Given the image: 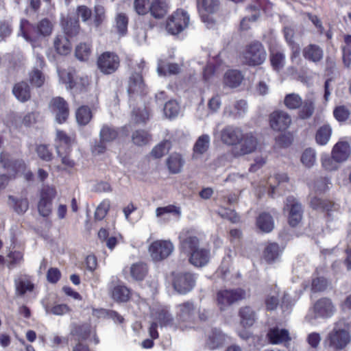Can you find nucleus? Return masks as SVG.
Returning a JSON list of instances; mask_svg holds the SVG:
<instances>
[{
	"instance_id": "4be33fe9",
	"label": "nucleus",
	"mask_w": 351,
	"mask_h": 351,
	"mask_svg": "<svg viewBox=\"0 0 351 351\" xmlns=\"http://www.w3.org/2000/svg\"><path fill=\"white\" fill-rule=\"evenodd\" d=\"M226 335L217 328L212 329L208 335L207 346L214 350L221 346L226 341Z\"/></svg>"
},
{
	"instance_id": "09e8293b",
	"label": "nucleus",
	"mask_w": 351,
	"mask_h": 351,
	"mask_svg": "<svg viewBox=\"0 0 351 351\" xmlns=\"http://www.w3.org/2000/svg\"><path fill=\"white\" fill-rule=\"evenodd\" d=\"M210 145V137L208 134H202L200 136L197 140L196 141L194 147L193 151L196 154L202 155L205 153Z\"/></svg>"
},
{
	"instance_id": "338daca9",
	"label": "nucleus",
	"mask_w": 351,
	"mask_h": 351,
	"mask_svg": "<svg viewBox=\"0 0 351 351\" xmlns=\"http://www.w3.org/2000/svg\"><path fill=\"white\" fill-rule=\"evenodd\" d=\"M110 207V202L108 199H105L97 207L95 213V218L97 220H102L107 215Z\"/></svg>"
},
{
	"instance_id": "4c0bfd02",
	"label": "nucleus",
	"mask_w": 351,
	"mask_h": 351,
	"mask_svg": "<svg viewBox=\"0 0 351 351\" xmlns=\"http://www.w3.org/2000/svg\"><path fill=\"white\" fill-rule=\"evenodd\" d=\"M56 141L57 145L60 146V150L65 147V150H70V146L75 143V136H69L64 131L58 130L56 131Z\"/></svg>"
},
{
	"instance_id": "2f4dec72",
	"label": "nucleus",
	"mask_w": 351,
	"mask_h": 351,
	"mask_svg": "<svg viewBox=\"0 0 351 351\" xmlns=\"http://www.w3.org/2000/svg\"><path fill=\"white\" fill-rule=\"evenodd\" d=\"M257 227L263 232H270L274 228L272 216L267 213H262L256 219Z\"/></svg>"
},
{
	"instance_id": "c85d7f7f",
	"label": "nucleus",
	"mask_w": 351,
	"mask_h": 351,
	"mask_svg": "<svg viewBox=\"0 0 351 351\" xmlns=\"http://www.w3.org/2000/svg\"><path fill=\"white\" fill-rule=\"evenodd\" d=\"M28 42L33 43L36 35V25L31 24L27 20L22 19L20 24V33Z\"/></svg>"
},
{
	"instance_id": "a18cd8bd",
	"label": "nucleus",
	"mask_w": 351,
	"mask_h": 351,
	"mask_svg": "<svg viewBox=\"0 0 351 351\" xmlns=\"http://www.w3.org/2000/svg\"><path fill=\"white\" fill-rule=\"evenodd\" d=\"M239 315L241 317V324L246 327L250 326L254 324L255 313L249 306H245L240 309Z\"/></svg>"
},
{
	"instance_id": "b1692460",
	"label": "nucleus",
	"mask_w": 351,
	"mask_h": 351,
	"mask_svg": "<svg viewBox=\"0 0 351 351\" xmlns=\"http://www.w3.org/2000/svg\"><path fill=\"white\" fill-rule=\"evenodd\" d=\"M267 337L272 344H280L291 340L289 331L278 328L270 329L267 333Z\"/></svg>"
},
{
	"instance_id": "c756f323",
	"label": "nucleus",
	"mask_w": 351,
	"mask_h": 351,
	"mask_svg": "<svg viewBox=\"0 0 351 351\" xmlns=\"http://www.w3.org/2000/svg\"><path fill=\"white\" fill-rule=\"evenodd\" d=\"M53 45L56 51L61 55H67L71 51V44L68 38L63 34L55 37Z\"/></svg>"
},
{
	"instance_id": "7ed1b4c3",
	"label": "nucleus",
	"mask_w": 351,
	"mask_h": 351,
	"mask_svg": "<svg viewBox=\"0 0 351 351\" xmlns=\"http://www.w3.org/2000/svg\"><path fill=\"white\" fill-rule=\"evenodd\" d=\"M174 246L169 240H157L149 246L148 251L153 261L158 262L167 258L173 251Z\"/></svg>"
},
{
	"instance_id": "c03bdc74",
	"label": "nucleus",
	"mask_w": 351,
	"mask_h": 351,
	"mask_svg": "<svg viewBox=\"0 0 351 351\" xmlns=\"http://www.w3.org/2000/svg\"><path fill=\"white\" fill-rule=\"evenodd\" d=\"M43 306L47 314H53L56 315H62L69 312L70 309L66 304L51 305L49 302L43 301Z\"/></svg>"
},
{
	"instance_id": "58836bf2",
	"label": "nucleus",
	"mask_w": 351,
	"mask_h": 351,
	"mask_svg": "<svg viewBox=\"0 0 351 351\" xmlns=\"http://www.w3.org/2000/svg\"><path fill=\"white\" fill-rule=\"evenodd\" d=\"M152 140L150 134L144 130H137L132 134V141L137 146L148 144Z\"/></svg>"
},
{
	"instance_id": "6ab92c4d",
	"label": "nucleus",
	"mask_w": 351,
	"mask_h": 351,
	"mask_svg": "<svg viewBox=\"0 0 351 351\" xmlns=\"http://www.w3.org/2000/svg\"><path fill=\"white\" fill-rule=\"evenodd\" d=\"M61 26L66 35L70 37L77 36L80 31V25L78 19L72 15H68L61 20Z\"/></svg>"
},
{
	"instance_id": "774afa93",
	"label": "nucleus",
	"mask_w": 351,
	"mask_h": 351,
	"mask_svg": "<svg viewBox=\"0 0 351 351\" xmlns=\"http://www.w3.org/2000/svg\"><path fill=\"white\" fill-rule=\"evenodd\" d=\"M156 319L161 326H171L173 322L172 315L165 309H162L157 313Z\"/></svg>"
},
{
	"instance_id": "680f3d73",
	"label": "nucleus",
	"mask_w": 351,
	"mask_h": 351,
	"mask_svg": "<svg viewBox=\"0 0 351 351\" xmlns=\"http://www.w3.org/2000/svg\"><path fill=\"white\" fill-rule=\"evenodd\" d=\"M302 108L299 112L301 119H308L312 116L314 112V102L311 99H306L302 104Z\"/></svg>"
},
{
	"instance_id": "13d9d810",
	"label": "nucleus",
	"mask_w": 351,
	"mask_h": 351,
	"mask_svg": "<svg viewBox=\"0 0 351 351\" xmlns=\"http://www.w3.org/2000/svg\"><path fill=\"white\" fill-rule=\"evenodd\" d=\"M16 292L19 295H23L27 291H32L34 288L33 284L27 280L21 278L15 280Z\"/></svg>"
},
{
	"instance_id": "4d7b16f0",
	"label": "nucleus",
	"mask_w": 351,
	"mask_h": 351,
	"mask_svg": "<svg viewBox=\"0 0 351 351\" xmlns=\"http://www.w3.org/2000/svg\"><path fill=\"white\" fill-rule=\"evenodd\" d=\"M149 113L146 108L134 109L132 112V119L136 123H145L149 119Z\"/></svg>"
},
{
	"instance_id": "393cba45",
	"label": "nucleus",
	"mask_w": 351,
	"mask_h": 351,
	"mask_svg": "<svg viewBox=\"0 0 351 351\" xmlns=\"http://www.w3.org/2000/svg\"><path fill=\"white\" fill-rule=\"evenodd\" d=\"M281 252L278 244L269 243L264 249L263 258L267 263L271 264L278 260Z\"/></svg>"
},
{
	"instance_id": "e433bc0d",
	"label": "nucleus",
	"mask_w": 351,
	"mask_h": 351,
	"mask_svg": "<svg viewBox=\"0 0 351 351\" xmlns=\"http://www.w3.org/2000/svg\"><path fill=\"white\" fill-rule=\"evenodd\" d=\"M311 206L314 209H320L328 212V215H330L329 212L332 210H337V205L328 200L322 199L317 197H313L310 201Z\"/></svg>"
},
{
	"instance_id": "0eeeda50",
	"label": "nucleus",
	"mask_w": 351,
	"mask_h": 351,
	"mask_svg": "<svg viewBox=\"0 0 351 351\" xmlns=\"http://www.w3.org/2000/svg\"><path fill=\"white\" fill-rule=\"evenodd\" d=\"M258 145L256 137L251 132L243 133V138L237 145L234 147L232 154L235 157L242 156L254 152Z\"/></svg>"
},
{
	"instance_id": "bf43d9fd",
	"label": "nucleus",
	"mask_w": 351,
	"mask_h": 351,
	"mask_svg": "<svg viewBox=\"0 0 351 351\" xmlns=\"http://www.w3.org/2000/svg\"><path fill=\"white\" fill-rule=\"evenodd\" d=\"M75 56L80 60H86L91 53V48L88 43H80L75 48Z\"/></svg>"
},
{
	"instance_id": "20e7f679",
	"label": "nucleus",
	"mask_w": 351,
	"mask_h": 351,
	"mask_svg": "<svg viewBox=\"0 0 351 351\" xmlns=\"http://www.w3.org/2000/svg\"><path fill=\"white\" fill-rule=\"evenodd\" d=\"M97 63L98 69L102 73L110 75L119 69L120 59L115 53L106 51L98 57Z\"/></svg>"
},
{
	"instance_id": "1a4fd4ad",
	"label": "nucleus",
	"mask_w": 351,
	"mask_h": 351,
	"mask_svg": "<svg viewBox=\"0 0 351 351\" xmlns=\"http://www.w3.org/2000/svg\"><path fill=\"white\" fill-rule=\"evenodd\" d=\"M285 210L289 211L288 222L292 227L297 226L302 219L303 209L301 204L293 196L287 198Z\"/></svg>"
},
{
	"instance_id": "a211bd4d",
	"label": "nucleus",
	"mask_w": 351,
	"mask_h": 351,
	"mask_svg": "<svg viewBox=\"0 0 351 351\" xmlns=\"http://www.w3.org/2000/svg\"><path fill=\"white\" fill-rule=\"evenodd\" d=\"M189 256V261L197 267L206 265L210 259V250L205 247H199L191 252Z\"/></svg>"
},
{
	"instance_id": "bb28decb",
	"label": "nucleus",
	"mask_w": 351,
	"mask_h": 351,
	"mask_svg": "<svg viewBox=\"0 0 351 351\" xmlns=\"http://www.w3.org/2000/svg\"><path fill=\"white\" fill-rule=\"evenodd\" d=\"M110 295L117 302H125L130 300L131 291L125 285H117L111 289Z\"/></svg>"
},
{
	"instance_id": "f8f14e48",
	"label": "nucleus",
	"mask_w": 351,
	"mask_h": 351,
	"mask_svg": "<svg viewBox=\"0 0 351 351\" xmlns=\"http://www.w3.org/2000/svg\"><path fill=\"white\" fill-rule=\"evenodd\" d=\"M195 282V278L191 274L180 273L175 275L173 285L176 291L186 293L193 289Z\"/></svg>"
},
{
	"instance_id": "5701e85b",
	"label": "nucleus",
	"mask_w": 351,
	"mask_h": 351,
	"mask_svg": "<svg viewBox=\"0 0 351 351\" xmlns=\"http://www.w3.org/2000/svg\"><path fill=\"white\" fill-rule=\"evenodd\" d=\"M350 154V148L348 143L346 141H339L332 148V157L337 162L345 161Z\"/></svg>"
},
{
	"instance_id": "f704fd0d",
	"label": "nucleus",
	"mask_w": 351,
	"mask_h": 351,
	"mask_svg": "<svg viewBox=\"0 0 351 351\" xmlns=\"http://www.w3.org/2000/svg\"><path fill=\"white\" fill-rule=\"evenodd\" d=\"M243 77L241 72L237 70H230L227 71L223 77V84L230 88L239 86Z\"/></svg>"
},
{
	"instance_id": "473e14b6",
	"label": "nucleus",
	"mask_w": 351,
	"mask_h": 351,
	"mask_svg": "<svg viewBox=\"0 0 351 351\" xmlns=\"http://www.w3.org/2000/svg\"><path fill=\"white\" fill-rule=\"evenodd\" d=\"M149 12L155 19H162L168 12V5L160 0H153L150 4Z\"/></svg>"
},
{
	"instance_id": "423d86ee",
	"label": "nucleus",
	"mask_w": 351,
	"mask_h": 351,
	"mask_svg": "<svg viewBox=\"0 0 351 351\" xmlns=\"http://www.w3.org/2000/svg\"><path fill=\"white\" fill-rule=\"evenodd\" d=\"M245 295V291L241 289L219 291L217 293V305L223 311L234 302L244 299Z\"/></svg>"
},
{
	"instance_id": "8fccbe9b",
	"label": "nucleus",
	"mask_w": 351,
	"mask_h": 351,
	"mask_svg": "<svg viewBox=\"0 0 351 351\" xmlns=\"http://www.w3.org/2000/svg\"><path fill=\"white\" fill-rule=\"evenodd\" d=\"M118 136L117 130L110 125H104L101 129L99 138L102 141L112 142Z\"/></svg>"
},
{
	"instance_id": "864d4df0",
	"label": "nucleus",
	"mask_w": 351,
	"mask_h": 351,
	"mask_svg": "<svg viewBox=\"0 0 351 351\" xmlns=\"http://www.w3.org/2000/svg\"><path fill=\"white\" fill-rule=\"evenodd\" d=\"M284 104L287 108L294 110L299 108L302 106V99L299 95L290 93L285 96Z\"/></svg>"
},
{
	"instance_id": "9d476101",
	"label": "nucleus",
	"mask_w": 351,
	"mask_h": 351,
	"mask_svg": "<svg viewBox=\"0 0 351 351\" xmlns=\"http://www.w3.org/2000/svg\"><path fill=\"white\" fill-rule=\"evenodd\" d=\"M243 130L234 125H226L220 132L221 142L229 146H236L243 138Z\"/></svg>"
},
{
	"instance_id": "0e129e2a",
	"label": "nucleus",
	"mask_w": 351,
	"mask_h": 351,
	"mask_svg": "<svg viewBox=\"0 0 351 351\" xmlns=\"http://www.w3.org/2000/svg\"><path fill=\"white\" fill-rule=\"evenodd\" d=\"M316 160V153L314 149L308 148L303 152L301 161L307 167H312Z\"/></svg>"
},
{
	"instance_id": "a878e982",
	"label": "nucleus",
	"mask_w": 351,
	"mask_h": 351,
	"mask_svg": "<svg viewBox=\"0 0 351 351\" xmlns=\"http://www.w3.org/2000/svg\"><path fill=\"white\" fill-rule=\"evenodd\" d=\"M219 8V0H202L201 3H197V9L204 22H206V19H208V16L204 15V12L212 14L217 11Z\"/></svg>"
},
{
	"instance_id": "de8ad7c7",
	"label": "nucleus",
	"mask_w": 351,
	"mask_h": 351,
	"mask_svg": "<svg viewBox=\"0 0 351 351\" xmlns=\"http://www.w3.org/2000/svg\"><path fill=\"white\" fill-rule=\"evenodd\" d=\"M7 267L12 269L21 265L23 262V253L20 251H10L7 255Z\"/></svg>"
},
{
	"instance_id": "3c124183",
	"label": "nucleus",
	"mask_w": 351,
	"mask_h": 351,
	"mask_svg": "<svg viewBox=\"0 0 351 351\" xmlns=\"http://www.w3.org/2000/svg\"><path fill=\"white\" fill-rule=\"evenodd\" d=\"M75 116L78 124L82 125L88 124L92 119L91 111L87 106H82L79 108L76 111Z\"/></svg>"
},
{
	"instance_id": "f257e3e1",
	"label": "nucleus",
	"mask_w": 351,
	"mask_h": 351,
	"mask_svg": "<svg viewBox=\"0 0 351 351\" xmlns=\"http://www.w3.org/2000/svg\"><path fill=\"white\" fill-rule=\"evenodd\" d=\"M267 53L260 42H253L247 45L242 55V61L249 66H258L266 60Z\"/></svg>"
},
{
	"instance_id": "2eb2a0df",
	"label": "nucleus",
	"mask_w": 351,
	"mask_h": 351,
	"mask_svg": "<svg viewBox=\"0 0 351 351\" xmlns=\"http://www.w3.org/2000/svg\"><path fill=\"white\" fill-rule=\"evenodd\" d=\"M50 107L59 123L66 121L69 117V110L66 101L62 97H57L52 99Z\"/></svg>"
},
{
	"instance_id": "6e6d98bb",
	"label": "nucleus",
	"mask_w": 351,
	"mask_h": 351,
	"mask_svg": "<svg viewBox=\"0 0 351 351\" xmlns=\"http://www.w3.org/2000/svg\"><path fill=\"white\" fill-rule=\"evenodd\" d=\"M171 146L170 141H164L152 149L151 154L155 158H160L169 151Z\"/></svg>"
},
{
	"instance_id": "a19ab883",
	"label": "nucleus",
	"mask_w": 351,
	"mask_h": 351,
	"mask_svg": "<svg viewBox=\"0 0 351 351\" xmlns=\"http://www.w3.org/2000/svg\"><path fill=\"white\" fill-rule=\"evenodd\" d=\"M130 272L133 279L142 280L147 275V267L142 262L134 263L130 267Z\"/></svg>"
},
{
	"instance_id": "49530a36",
	"label": "nucleus",
	"mask_w": 351,
	"mask_h": 351,
	"mask_svg": "<svg viewBox=\"0 0 351 351\" xmlns=\"http://www.w3.org/2000/svg\"><path fill=\"white\" fill-rule=\"evenodd\" d=\"M90 334V326L88 324L75 325L71 331V335L76 337L78 341L86 339Z\"/></svg>"
},
{
	"instance_id": "412c9836",
	"label": "nucleus",
	"mask_w": 351,
	"mask_h": 351,
	"mask_svg": "<svg viewBox=\"0 0 351 351\" xmlns=\"http://www.w3.org/2000/svg\"><path fill=\"white\" fill-rule=\"evenodd\" d=\"M145 85L139 73H132L129 80L128 91L130 95H141L144 93Z\"/></svg>"
},
{
	"instance_id": "72a5a7b5",
	"label": "nucleus",
	"mask_w": 351,
	"mask_h": 351,
	"mask_svg": "<svg viewBox=\"0 0 351 351\" xmlns=\"http://www.w3.org/2000/svg\"><path fill=\"white\" fill-rule=\"evenodd\" d=\"M14 96L22 102H25L30 99V88L29 85L24 82L17 83L12 89Z\"/></svg>"
},
{
	"instance_id": "4468645a",
	"label": "nucleus",
	"mask_w": 351,
	"mask_h": 351,
	"mask_svg": "<svg viewBox=\"0 0 351 351\" xmlns=\"http://www.w3.org/2000/svg\"><path fill=\"white\" fill-rule=\"evenodd\" d=\"M176 317L180 324H191L195 318V308L193 302L187 301L176 306Z\"/></svg>"
},
{
	"instance_id": "39448f33",
	"label": "nucleus",
	"mask_w": 351,
	"mask_h": 351,
	"mask_svg": "<svg viewBox=\"0 0 351 351\" xmlns=\"http://www.w3.org/2000/svg\"><path fill=\"white\" fill-rule=\"evenodd\" d=\"M189 16L182 10H178L167 20L166 29L171 34H178L189 25Z\"/></svg>"
},
{
	"instance_id": "cd10ccee",
	"label": "nucleus",
	"mask_w": 351,
	"mask_h": 351,
	"mask_svg": "<svg viewBox=\"0 0 351 351\" xmlns=\"http://www.w3.org/2000/svg\"><path fill=\"white\" fill-rule=\"evenodd\" d=\"M302 53L306 59L313 62H319L324 56L322 49L319 46L313 44L305 47L303 49Z\"/></svg>"
},
{
	"instance_id": "69168bd1",
	"label": "nucleus",
	"mask_w": 351,
	"mask_h": 351,
	"mask_svg": "<svg viewBox=\"0 0 351 351\" xmlns=\"http://www.w3.org/2000/svg\"><path fill=\"white\" fill-rule=\"evenodd\" d=\"M181 71L180 66L176 63H169L164 66H158V72L159 75H176L178 74Z\"/></svg>"
},
{
	"instance_id": "dca6fc26",
	"label": "nucleus",
	"mask_w": 351,
	"mask_h": 351,
	"mask_svg": "<svg viewBox=\"0 0 351 351\" xmlns=\"http://www.w3.org/2000/svg\"><path fill=\"white\" fill-rule=\"evenodd\" d=\"M335 307L330 299L323 298L318 300L313 306L315 318H328L333 315Z\"/></svg>"
},
{
	"instance_id": "6e6552de",
	"label": "nucleus",
	"mask_w": 351,
	"mask_h": 351,
	"mask_svg": "<svg viewBox=\"0 0 351 351\" xmlns=\"http://www.w3.org/2000/svg\"><path fill=\"white\" fill-rule=\"evenodd\" d=\"M179 239L181 251L188 255L200 247L199 239L193 230H183L179 235Z\"/></svg>"
},
{
	"instance_id": "ddd939ff",
	"label": "nucleus",
	"mask_w": 351,
	"mask_h": 351,
	"mask_svg": "<svg viewBox=\"0 0 351 351\" xmlns=\"http://www.w3.org/2000/svg\"><path fill=\"white\" fill-rule=\"evenodd\" d=\"M291 123L290 115L282 110H276L269 115L270 127L276 131H284L287 130Z\"/></svg>"
},
{
	"instance_id": "5fc2aeb1",
	"label": "nucleus",
	"mask_w": 351,
	"mask_h": 351,
	"mask_svg": "<svg viewBox=\"0 0 351 351\" xmlns=\"http://www.w3.org/2000/svg\"><path fill=\"white\" fill-rule=\"evenodd\" d=\"M115 27L121 36L126 34L128 31V18L123 13H119L115 17Z\"/></svg>"
},
{
	"instance_id": "ea45409f",
	"label": "nucleus",
	"mask_w": 351,
	"mask_h": 351,
	"mask_svg": "<svg viewBox=\"0 0 351 351\" xmlns=\"http://www.w3.org/2000/svg\"><path fill=\"white\" fill-rule=\"evenodd\" d=\"M332 134V128L329 125H324L320 127L315 134V141L320 145L328 143Z\"/></svg>"
},
{
	"instance_id": "c9c22d12",
	"label": "nucleus",
	"mask_w": 351,
	"mask_h": 351,
	"mask_svg": "<svg viewBox=\"0 0 351 351\" xmlns=\"http://www.w3.org/2000/svg\"><path fill=\"white\" fill-rule=\"evenodd\" d=\"M8 204L19 215L25 213L29 208V202L27 198H16L12 195L8 196Z\"/></svg>"
},
{
	"instance_id": "9b49d317",
	"label": "nucleus",
	"mask_w": 351,
	"mask_h": 351,
	"mask_svg": "<svg viewBox=\"0 0 351 351\" xmlns=\"http://www.w3.org/2000/svg\"><path fill=\"white\" fill-rule=\"evenodd\" d=\"M60 77L64 83L68 84V88L75 89L76 91L81 92L85 90L88 85V77H78L75 71L62 72Z\"/></svg>"
},
{
	"instance_id": "e2e57ef3",
	"label": "nucleus",
	"mask_w": 351,
	"mask_h": 351,
	"mask_svg": "<svg viewBox=\"0 0 351 351\" xmlns=\"http://www.w3.org/2000/svg\"><path fill=\"white\" fill-rule=\"evenodd\" d=\"M180 107L176 101L171 100L167 102L164 106L165 115L169 118H173L178 114Z\"/></svg>"
},
{
	"instance_id": "79ce46f5",
	"label": "nucleus",
	"mask_w": 351,
	"mask_h": 351,
	"mask_svg": "<svg viewBox=\"0 0 351 351\" xmlns=\"http://www.w3.org/2000/svg\"><path fill=\"white\" fill-rule=\"evenodd\" d=\"M270 62L273 69L276 71H280L285 64V55L278 50H272L270 53Z\"/></svg>"
},
{
	"instance_id": "f3484780",
	"label": "nucleus",
	"mask_w": 351,
	"mask_h": 351,
	"mask_svg": "<svg viewBox=\"0 0 351 351\" xmlns=\"http://www.w3.org/2000/svg\"><path fill=\"white\" fill-rule=\"evenodd\" d=\"M36 67L34 68L29 74V80L33 86L40 87L45 82V76L39 69H43L45 62L43 57L38 53L36 56Z\"/></svg>"
},
{
	"instance_id": "37998d69",
	"label": "nucleus",
	"mask_w": 351,
	"mask_h": 351,
	"mask_svg": "<svg viewBox=\"0 0 351 351\" xmlns=\"http://www.w3.org/2000/svg\"><path fill=\"white\" fill-rule=\"evenodd\" d=\"M53 24L48 19H43L36 25V35L38 36H49L51 34Z\"/></svg>"
},
{
	"instance_id": "f03ea898",
	"label": "nucleus",
	"mask_w": 351,
	"mask_h": 351,
	"mask_svg": "<svg viewBox=\"0 0 351 351\" xmlns=\"http://www.w3.org/2000/svg\"><path fill=\"white\" fill-rule=\"evenodd\" d=\"M343 320H339L333 330L328 334L327 341L328 347L333 350H341L344 348L350 342V337L349 333L345 329L339 328L341 326Z\"/></svg>"
},
{
	"instance_id": "aec40b11",
	"label": "nucleus",
	"mask_w": 351,
	"mask_h": 351,
	"mask_svg": "<svg viewBox=\"0 0 351 351\" xmlns=\"http://www.w3.org/2000/svg\"><path fill=\"white\" fill-rule=\"evenodd\" d=\"M247 111V103L245 100L236 101L232 106H226L223 110L225 116L237 119L243 117Z\"/></svg>"
},
{
	"instance_id": "603ef678",
	"label": "nucleus",
	"mask_w": 351,
	"mask_h": 351,
	"mask_svg": "<svg viewBox=\"0 0 351 351\" xmlns=\"http://www.w3.org/2000/svg\"><path fill=\"white\" fill-rule=\"evenodd\" d=\"M278 296V289L275 287L272 293H269L265 298V304L267 310L274 311L277 308L279 304Z\"/></svg>"
},
{
	"instance_id": "052dcab7",
	"label": "nucleus",
	"mask_w": 351,
	"mask_h": 351,
	"mask_svg": "<svg viewBox=\"0 0 351 351\" xmlns=\"http://www.w3.org/2000/svg\"><path fill=\"white\" fill-rule=\"evenodd\" d=\"M0 163L3 168L12 169L13 170H16L17 164H19V166L23 165L22 161L13 160L10 155L8 153H1L0 154Z\"/></svg>"
},
{
	"instance_id": "7c9ffc66",
	"label": "nucleus",
	"mask_w": 351,
	"mask_h": 351,
	"mask_svg": "<svg viewBox=\"0 0 351 351\" xmlns=\"http://www.w3.org/2000/svg\"><path fill=\"white\" fill-rule=\"evenodd\" d=\"M184 164V160L181 154L178 153L171 154L167 159V165L169 171L173 174L181 171Z\"/></svg>"
}]
</instances>
